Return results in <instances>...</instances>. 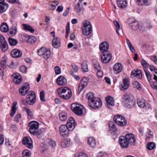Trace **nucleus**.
<instances>
[{"label":"nucleus","mask_w":157,"mask_h":157,"mask_svg":"<svg viewBox=\"0 0 157 157\" xmlns=\"http://www.w3.org/2000/svg\"><path fill=\"white\" fill-rule=\"evenodd\" d=\"M86 98L89 100L88 105L90 107L97 109L101 106L102 102L101 100L98 98L94 97L92 93L89 92L87 94Z\"/></svg>","instance_id":"nucleus-1"},{"label":"nucleus","mask_w":157,"mask_h":157,"mask_svg":"<svg viewBox=\"0 0 157 157\" xmlns=\"http://www.w3.org/2000/svg\"><path fill=\"white\" fill-rule=\"evenodd\" d=\"M57 92L61 98L65 99H69L72 95L71 90L67 87L59 88Z\"/></svg>","instance_id":"nucleus-2"},{"label":"nucleus","mask_w":157,"mask_h":157,"mask_svg":"<svg viewBox=\"0 0 157 157\" xmlns=\"http://www.w3.org/2000/svg\"><path fill=\"white\" fill-rule=\"evenodd\" d=\"M36 98V95L34 92L32 91H30L28 93L25 100V99H22V103L25 105H33L35 102Z\"/></svg>","instance_id":"nucleus-3"},{"label":"nucleus","mask_w":157,"mask_h":157,"mask_svg":"<svg viewBox=\"0 0 157 157\" xmlns=\"http://www.w3.org/2000/svg\"><path fill=\"white\" fill-rule=\"evenodd\" d=\"M82 29L83 34L85 36H88L91 33V25L90 22L87 20H85L83 22Z\"/></svg>","instance_id":"nucleus-4"},{"label":"nucleus","mask_w":157,"mask_h":157,"mask_svg":"<svg viewBox=\"0 0 157 157\" xmlns=\"http://www.w3.org/2000/svg\"><path fill=\"white\" fill-rule=\"evenodd\" d=\"M29 126L30 127L29 131L31 133L35 135L39 134L38 132L39 124L38 122L35 121L30 122L29 123Z\"/></svg>","instance_id":"nucleus-5"},{"label":"nucleus","mask_w":157,"mask_h":157,"mask_svg":"<svg viewBox=\"0 0 157 157\" xmlns=\"http://www.w3.org/2000/svg\"><path fill=\"white\" fill-rule=\"evenodd\" d=\"M71 108L76 115L79 116L82 115L83 107L80 104L76 103H72L71 105Z\"/></svg>","instance_id":"nucleus-6"},{"label":"nucleus","mask_w":157,"mask_h":157,"mask_svg":"<svg viewBox=\"0 0 157 157\" xmlns=\"http://www.w3.org/2000/svg\"><path fill=\"white\" fill-rule=\"evenodd\" d=\"M113 120L116 124L120 126H124L127 123L125 118L121 115H115L114 117Z\"/></svg>","instance_id":"nucleus-7"},{"label":"nucleus","mask_w":157,"mask_h":157,"mask_svg":"<svg viewBox=\"0 0 157 157\" xmlns=\"http://www.w3.org/2000/svg\"><path fill=\"white\" fill-rule=\"evenodd\" d=\"M112 55L109 52L102 53L101 55V60L104 63H108L111 59Z\"/></svg>","instance_id":"nucleus-8"},{"label":"nucleus","mask_w":157,"mask_h":157,"mask_svg":"<svg viewBox=\"0 0 157 157\" xmlns=\"http://www.w3.org/2000/svg\"><path fill=\"white\" fill-rule=\"evenodd\" d=\"M37 54L40 56L43 55L44 58L47 59L50 57L51 53L50 51L48 50L46 48H42L38 50Z\"/></svg>","instance_id":"nucleus-9"},{"label":"nucleus","mask_w":157,"mask_h":157,"mask_svg":"<svg viewBox=\"0 0 157 157\" xmlns=\"http://www.w3.org/2000/svg\"><path fill=\"white\" fill-rule=\"evenodd\" d=\"M0 46L3 52H6L8 49V46L7 42L5 38L2 35H0Z\"/></svg>","instance_id":"nucleus-10"},{"label":"nucleus","mask_w":157,"mask_h":157,"mask_svg":"<svg viewBox=\"0 0 157 157\" xmlns=\"http://www.w3.org/2000/svg\"><path fill=\"white\" fill-rule=\"evenodd\" d=\"M30 89V86L28 83H25L19 89L20 94L22 96L25 95Z\"/></svg>","instance_id":"nucleus-11"},{"label":"nucleus","mask_w":157,"mask_h":157,"mask_svg":"<svg viewBox=\"0 0 157 157\" xmlns=\"http://www.w3.org/2000/svg\"><path fill=\"white\" fill-rule=\"evenodd\" d=\"M67 127L66 125H61L59 128L60 134L61 136L64 138L67 137L69 135L68 131H67Z\"/></svg>","instance_id":"nucleus-12"},{"label":"nucleus","mask_w":157,"mask_h":157,"mask_svg":"<svg viewBox=\"0 0 157 157\" xmlns=\"http://www.w3.org/2000/svg\"><path fill=\"white\" fill-rule=\"evenodd\" d=\"M88 80L86 77H84L80 81L78 84V90L79 92H81L88 84Z\"/></svg>","instance_id":"nucleus-13"},{"label":"nucleus","mask_w":157,"mask_h":157,"mask_svg":"<svg viewBox=\"0 0 157 157\" xmlns=\"http://www.w3.org/2000/svg\"><path fill=\"white\" fill-rule=\"evenodd\" d=\"M76 125L74 119L72 117H70L66 124V126L67 127L68 131H72L75 128Z\"/></svg>","instance_id":"nucleus-14"},{"label":"nucleus","mask_w":157,"mask_h":157,"mask_svg":"<svg viewBox=\"0 0 157 157\" xmlns=\"http://www.w3.org/2000/svg\"><path fill=\"white\" fill-rule=\"evenodd\" d=\"M127 139L128 140V145L131 146H134L136 143V139L134 135L131 133H128L126 135Z\"/></svg>","instance_id":"nucleus-15"},{"label":"nucleus","mask_w":157,"mask_h":157,"mask_svg":"<svg viewBox=\"0 0 157 157\" xmlns=\"http://www.w3.org/2000/svg\"><path fill=\"white\" fill-rule=\"evenodd\" d=\"M13 81L16 84H20L22 80L21 75L18 73H15L12 75Z\"/></svg>","instance_id":"nucleus-16"},{"label":"nucleus","mask_w":157,"mask_h":157,"mask_svg":"<svg viewBox=\"0 0 157 157\" xmlns=\"http://www.w3.org/2000/svg\"><path fill=\"white\" fill-rule=\"evenodd\" d=\"M109 47L108 42L106 41L102 42L100 44L99 49L100 51L102 52H109L108 51Z\"/></svg>","instance_id":"nucleus-17"},{"label":"nucleus","mask_w":157,"mask_h":157,"mask_svg":"<svg viewBox=\"0 0 157 157\" xmlns=\"http://www.w3.org/2000/svg\"><path fill=\"white\" fill-rule=\"evenodd\" d=\"M119 141L120 145L122 147H128L129 146L126 136H121L119 138Z\"/></svg>","instance_id":"nucleus-18"},{"label":"nucleus","mask_w":157,"mask_h":157,"mask_svg":"<svg viewBox=\"0 0 157 157\" xmlns=\"http://www.w3.org/2000/svg\"><path fill=\"white\" fill-rule=\"evenodd\" d=\"M129 80L127 78H124L123 79L122 83L120 85V89L122 90L127 89L129 86Z\"/></svg>","instance_id":"nucleus-19"},{"label":"nucleus","mask_w":157,"mask_h":157,"mask_svg":"<svg viewBox=\"0 0 157 157\" xmlns=\"http://www.w3.org/2000/svg\"><path fill=\"white\" fill-rule=\"evenodd\" d=\"M133 20L132 18H130L129 19V21L131 22V20ZM133 21L129 23V25L130 27L134 30H136L138 29L139 28V25L138 22L133 19Z\"/></svg>","instance_id":"nucleus-20"},{"label":"nucleus","mask_w":157,"mask_h":157,"mask_svg":"<svg viewBox=\"0 0 157 157\" xmlns=\"http://www.w3.org/2000/svg\"><path fill=\"white\" fill-rule=\"evenodd\" d=\"M22 143L24 145H28L27 147H32L33 146L32 140L29 137H24L23 139Z\"/></svg>","instance_id":"nucleus-21"},{"label":"nucleus","mask_w":157,"mask_h":157,"mask_svg":"<svg viewBox=\"0 0 157 157\" xmlns=\"http://www.w3.org/2000/svg\"><path fill=\"white\" fill-rule=\"evenodd\" d=\"M11 54L13 57L17 58L21 56L22 53L20 50L17 49H14L11 51Z\"/></svg>","instance_id":"nucleus-22"},{"label":"nucleus","mask_w":157,"mask_h":157,"mask_svg":"<svg viewBox=\"0 0 157 157\" xmlns=\"http://www.w3.org/2000/svg\"><path fill=\"white\" fill-rule=\"evenodd\" d=\"M57 82L59 85L63 86L67 83V80L64 77L60 76L57 78Z\"/></svg>","instance_id":"nucleus-23"},{"label":"nucleus","mask_w":157,"mask_h":157,"mask_svg":"<svg viewBox=\"0 0 157 157\" xmlns=\"http://www.w3.org/2000/svg\"><path fill=\"white\" fill-rule=\"evenodd\" d=\"M105 101L108 104L107 107L110 109L109 105L113 106L114 105V101L113 98L111 96H107L105 98Z\"/></svg>","instance_id":"nucleus-24"},{"label":"nucleus","mask_w":157,"mask_h":157,"mask_svg":"<svg viewBox=\"0 0 157 157\" xmlns=\"http://www.w3.org/2000/svg\"><path fill=\"white\" fill-rule=\"evenodd\" d=\"M52 44L54 47L58 48L60 45L59 39L58 37L54 38L52 40Z\"/></svg>","instance_id":"nucleus-25"},{"label":"nucleus","mask_w":157,"mask_h":157,"mask_svg":"<svg viewBox=\"0 0 157 157\" xmlns=\"http://www.w3.org/2000/svg\"><path fill=\"white\" fill-rule=\"evenodd\" d=\"M113 69L115 73H118L121 72L122 70V65L119 63H116L113 67Z\"/></svg>","instance_id":"nucleus-26"},{"label":"nucleus","mask_w":157,"mask_h":157,"mask_svg":"<svg viewBox=\"0 0 157 157\" xmlns=\"http://www.w3.org/2000/svg\"><path fill=\"white\" fill-rule=\"evenodd\" d=\"M117 4L118 6L121 8H125L127 6V2L126 0H118Z\"/></svg>","instance_id":"nucleus-27"},{"label":"nucleus","mask_w":157,"mask_h":157,"mask_svg":"<svg viewBox=\"0 0 157 157\" xmlns=\"http://www.w3.org/2000/svg\"><path fill=\"white\" fill-rule=\"evenodd\" d=\"M131 75L132 77L137 76L139 78H142L141 72L140 70L137 69L135 71H133L131 72Z\"/></svg>","instance_id":"nucleus-28"},{"label":"nucleus","mask_w":157,"mask_h":157,"mask_svg":"<svg viewBox=\"0 0 157 157\" xmlns=\"http://www.w3.org/2000/svg\"><path fill=\"white\" fill-rule=\"evenodd\" d=\"M17 103V102H14L13 103L11 112L10 113V115L11 117H13L16 112L17 108V107H16Z\"/></svg>","instance_id":"nucleus-29"},{"label":"nucleus","mask_w":157,"mask_h":157,"mask_svg":"<svg viewBox=\"0 0 157 157\" xmlns=\"http://www.w3.org/2000/svg\"><path fill=\"white\" fill-rule=\"evenodd\" d=\"M109 127L110 131L114 132L117 131V128L115 126V124L113 121H110L108 124Z\"/></svg>","instance_id":"nucleus-30"},{"label":"nucleus","mask_w":157,"mask_h":157,"mask_svg":"<svg viewBox=\"0 0 157 157\" xmlns=\"http://www.w3.org/2000/svg\"><path fill=\"white\" fill-rule=\"evenodd\" d=\"M1 30L4 32L6 33L9 30V27L6 22H3L1 25L0 27Z\"/></svg>","instance_id":"nucleus-31"},{"label":"nucleus","mask_w":157,"mask_h":157,"mask_svg":"<svg viewBox=\"0 0 157 157\" xmlns=\"http://www.w3.org/2000/svg\"><path fill=\"white\" fill-rule=\"evenodd\" d=\"M88 143L92 147H95L96 146V141L93 137H90L88 139Z\"/></svg>","instance_id":"nucleus-32"},{"label":"nucleus","mask_w":157,"mask_h":157,"mask_svg":"<svg viewBox=\"0 0 157 157\" xmlns=\"http://www.w3.org/2000/svg\"><path fill=\"white\" fill-rule=\"evenodd\" d=\"M115 26L117 28L116 32L118 35H120L122 33V30L120 27L119 23L116 21H114Z\"/></svg>","instance_id":"nucleus-33"},{"label":"nucleus","mask_w":157,"mask_h":157,"mask_svg":"<svg viewBox=\"0 0 157 157\" xmlns=\"http://www.w3.org/2000/svg\"><path fill=\"white\" fill-rule=\"evenodd\" d=\"M122 99L126 103V102L133 99V97L131 95L129 94H125L123 95Z\"/></svg>","instance_id":"nucleus-34"},{"label":"nucleus","mask_w":157,"mask_h":157,"mask_svg":"<svg viewBox=\"0 0 157 157\" xmlns=\"http://www.w3.org/2000/svg\"><path fill=\"white\" fill-rule=\"evenodd\" d=\"M8 7V5L5 2L0 3V13L5 11Z\"/></svg>","instance_id":"nucleus-35"},{"label":"nucleus","mask_w":157,"mask_h":157,"mask_svg":"<svg viewBox=\"0 0 157 157\" xmlns=\"http://www.w3.org/2000/svg\"><path fill=\"white\" fill-rule=\"evenodd\" d=\"M137 104L141 108H144L146 105L145 101L142 99H138Z\"/></svg>","instance_id":"nucleus-36"},{"label":"nucleus","mask_w":157,"mask_h":157,"mask_svg":"<svg viewBox=\"0 0 157 157\" xmlns=\"http://www.w3.org/2000/svg\"><path fill=\"white\" fill-rule=\"evenodd\" d=\"M22 26L24 29L25 30L29 31L32 33L34 32V30L33 27L29 25L23 24Z\"/></svg>","instance_id":"nucleus-37"},{"label":"nucleus","mask_w":157,"mask_h":157,"mask_svg":"<svg viewBox=\"0 0 157 157\" xmlns=\"http://www.w3.org/2000/svg\"><path fill=\"white\" fill-rule=\"evenodd\" d=\"M0 65L1 68H2L3 69H5L6 68L7 66V64L6 58L5 57H3L2 58L0 63Z\"/></svg>","instance_id":"nucleus-38"},{"label":"nucleus","mask_w":157,"mask_h":157,"mask_svg":"<svg viewBox=\"0 0 157 157\" xmlns=\"http://www.w3.org/2000/svg\"><path fill=\"white\" fill-rule=\"evenodd\" d=\"M23 109L27 113L28 117L29 118H32L33 117V115L32 114V112L29 109L25 107L23 108Z\"/></svg>","instance_id":"nucleus-39"},{"label":"nucleus","mask_w":157,"mask_h":157,"mask_svg":"<svg viewBox=\"0 0 157 157\" xmlns=\"http://www.w3.org/2000/svg\"><path fill=\"white\" fill-rule=\"evenodd\" d=\"M59 117L61 121H65L67 119V114L64 112H61L59 115Z\"/></svg>","instance_id":"nucleus-40"},{"label":"nucleus","mask_w":157,"mask_h":157,"mask_svg":"<svg viewBox=\"0 0 157 157\" xmlns=\"http://www.w3.org/2000/svg\"><path fill=\"white\" fill-rule=\"evenodd\" d=\"M136 3L139 6L148 5L147 0H136Z\"/></svg>","instance_id":"nucleus-41"},{"label":"nucleus","mask_w":157,"mask_h":157,"mask_svg":"<svg viewBox=\"0 0 157 157\" xmlns=\"http://www.w3.org/2000/svg\"><path fill=\"white\" fill-rule=\"evenodd\" d=\"M149 26V24L148 22H144L141 26L140 30L142 31H145L147 29Z\"/></svg>","instance_id":"nucleus-42"},{"label":"nucleus","mask_w":157,"mask_h":157,"mask_svg":"<svg viewBox=\"0 0 157 157\" xmlns=\"http://www.w3.org/2000/svg\"><path fill=\"white\" fill-rule=\"evenodd\" d=\"M135 104V102L133 100V99L126 102L125 104L127 107L130 108L134 106Z\"/></svg>","instance_id":"nucleus-43"},{"label":"nucleus","mask_w":157,"mask_h":157,"mask_svg":"<svg viewBox=\"0 0 157 157\" xmlns=\"http://www.w3.org/2000/svg\"><path fill=\"white\" fill-rule=\"evenodd\" d=\"M9 41L10 44L11 45H15L17 43V40L11 37H10L9 38Z\"/></svg>","instance_id":"nucleus-44"},{"label":"nucleus","mask_w":157,"mask_h":157,"mask_svg":"<svg viewBox=\"0 0 157 157\" xmlns=\"http://www.w3.org/2000/svg\"><path fill=\"white\" fill-rule=\"evenodd\" d=\"M141 63L142 65L144 68V69H147L148 68L149 66V64L144 59H142L141 60Z\"/></svg>","instance_id":"nucleus-45"},{"label":"nucleus","mask_w":157,"mask_h":157,"mask_svg":"<svg viewBox=\"0 0 157 157\" xmlns=\"http://www.w3.org/2000/svg\"><path fill=\"white\" fill-rule=\"evenodd\" d=\"M133 84L134 87L136 88V89L139 90H141L142 89L141 85L138 82L136 81H134L133 82Z\"/></svg>","instance_id":"nucleus-46"},{"label":"nucleus","mask_w":157,"mask_h":157,"mask_svg":"<svg viewBox=\"0 0 157 157\" xmlns=\"http://www.w3.org/2000/svg\"><path fill=\"white\" fill-rule=\"evenodd\" d=\"M17 31V28L15 26H12L10 29V34L12 36L14 35Z\"/></svg>","instance_id":"nucleus-47"},{"label":"nucleus","mask_w":157,"mask_h":157,"mask_svg":"<svg viewBox=\"0 0 157 157\" xmlns=\"http://www.w3.org/2000/svg\"><path fill=\"white\" fill-rule=\"evenodd\" d=\"M75 157H87V156L84 153L78 152L76 153Z\"/></svg>","instance_id":"nucleus-48"},{"label":"nucleus","mask_w":157,"mask_h":157,"mask_svg":"<svg viewBox=\"0 0 157 157\" xmlns=\"http://www.w3.org/2000/svg\"><path fill=\"white\" fill-rule=\"evenodd\" d=\"M31 153L29 150H25L22 152V156L23 157H30Z\"/></svg>","instance_id":"nucleus-49"},{"label":"nucleus","mask_w":157,"mask_h":157,"mask_svg":"<svg viewBox=\"0 0 157 157\" xmlns=\"http://www.w3.org/2000/svg\"><path fill=\"white\" fill-rule=\"evenodd\" d=\"M72 67V70L71 71V74L72 75H73V71L75 72H77L78 70V66L76 65L73 64L71 65Z\"/></svg>","instance_id":"nucleus-50"},{"label":"nucleus","mask_w":157,"mask_h":157,"mask_svg":"<svg viewBox=\"0 0 157 157\" xmlns=\"http://www.w3.org/2000/svg\"><path fill=\"white\" fill-rule=\"evenodd\" d=\"M93 64L94 68L97 70L101 69V67L99 63L96 61L95 60L93 62Z\"/></svg>","instance_id":"nucleus-51"},{"label":"nucleus","mask_w":157,"mask_h":157,"mask_svg":"<svg viewBox=\"0 0 157 157\" xmlns=\"http://www.w3.org/2000/svg\"><path fill=\"white\" fill-rule=\"evenodd\" d=\"M66 33L65 35V37L67 38L69 36V33H70V24L69 22H68L67 24L66 27Z\"/></svg>","instance_id":"nucleus-52"},{"label":"nucleus","mask_w":157,"mask_h":157,"mask_svg":"<svg viewBox=\"0 0 157 157\" xmlns=\"http://www.w3.org/2000/svg\"><path fill=\"white\" fill-rule=\"evenodd\" d=\"M144 71L148 81L150 82V81L151 80V75L150 72L145 69H144Z\"/></svg>","instance_id":"nucleus-53"},{"label":"nucleus","mask_w":157,"mask_h":157,"mask_svg":"<svg viewBox=\"0 0 157 157\" xmlns=\"http://www.w3.org/2000/svg\"><path fill=\"white\" fill-rule=\"evenodd\" d=\"M74 9L77 13H79L81 11V8L80 7L79 3H78L75 6Z\"/></svg>","instance_id":"nucleus-54"},{"label":"nucleus","mask_w":157,"mask_h":157,"mask_svg":"<svg viewBox=\"0 0 157 157\" xmlns=\"http://www.w3.org/2000/svg\"><path fill=\"white\" fill-rule=\"evenodd\" d=\"M36 39L34 36H29L27 42L29 43H34L36 41Z\"/></svg>","instance_id":"nucleus-55"},{"label":"nucleus","mask_w":157,"mask_h":157,"mask_svg":"<svg viewBox=\"0 0 157 157\" xmlns=\"http://www.w3.org/2000/svg\"><path fill=\"white\" fill-rule=\"evenodd\" d=\"M82 70L83 72H85L88 71V69L87 67V65L85 63H82Z\"/></svg>","instance_id":"nucleus-56"},{"label":"nucleus","mask_w":157,"mask_h":157,"mask_svg":"<svg viewBox=\"0 0 157 157\" xmlns=\"http://www.w3.org/2000/svg\"><path fill=\"white\" fill-rule=\"evenodd\" d=\"M40 100L43 101H45V92L44 91H42L40 93Z\"/></svg>","instance_id":"nucleus-57"},{"label":"nucleus","mask_w":157,"mask_h":157,"mask_svg":"<svg viewBox=\"0 0 157 157\" xmlns=\"http://www.w3.org/2000/svg\"><path fill=\"white\" fill-rule=\"evenodd\" d=\"M149 67H150L149 69L151 71H154L157 74V69H156L155 67L151 65H149Z\"/></svg>","instance_id":"nucleus-58"},{"label":"nucleus","mask_w":157,"mask_h":157,"mask_svg":"<svg viewBox=\"0 0 157 157\" xmlns=\"http://www.w3.org/2000/svg\"><path fill=\"white\" fill-rule=\"evenodd\" d=\"M55 71L56 74H59L61 73V69L58 66H56L55 68Z\"/></svg>","instance_id":"nucleus-59"},{"label":"nucleus","mask_w":157,"mask_h":157,"mask_svg":"<svg viewBox=\"0 0 157 157\" xmlns=\"http://www.w3.org/2000/svg\"><path fill=\"white\" fill-rule=\"evenodd\" d=\"M21 114H18L16 115V116L14 117L15 121L18 122L19 121L20 119L21 118Z\"/></svg>","instance_id":"nucleus-60"},{"label":"nucleus","mask_w":157,"mask_h":157,"mask_svg":"<svg viewBox=\"0 0 157 157\" xmlns=\"http://www.w3.org/2000/svg\"><path fill=\"white\" fill-rule=\"evenodd\" d=\"M98 70V71L97 72V77L99 78L102 77L103 75V72L101 71L100 70Z\"/></svg>","instance_id":"nucleus-61"},{"label":"nucleus","mask_w":157,"mask_h":157,"mask_svg":"<svg viewBox=\"0 0 157 157\" xmlns=\"http://www.w3.org/2000/svg\"><path fill=\"white\" fill-rule=\"evenodd\" d=\"M29 36L26 35L25 34L21 36V38L23 40V41H28V40L29 38Z\"/></svg>","instance_id":"nucleus-62"},{"label":"nucleus","mask_w":157,"mask_h":157,"mask_svg":"<svg viewBox=\"0 0 157 157\" xmlns=\"http://www.w3.org/2000/svg\"><path fill=\"white\" fill-rule=\"evenodd\" d=\"M155 144L153 142L148 143L147 145V147H155Z\"/></svg>","instance_id":"nucleus-63"},{"label":"nucleus","mask_w":157,"mask_h":157,"mask_svg":"<svg viewBox=\"0 0 157 157\" xmlns=\"http://www.w3.org/2000/svg\"><path fill=\"white\" fill-rule=\"evenodd\" d=\"M153 132H149L147 133L146 134V137L147 138H151L153 137Z\"/></svg>","instance_id":"nucleus-64"}]
</instances>
